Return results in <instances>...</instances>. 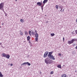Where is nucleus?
Instances as JSON below:
<instances>
[{
  "instance_id": "obj_35",
  "label": "nucleus",
  "mask_w": 77,
  "mask_h": 77,
  "mask_svg": "<svg viewBox=\"0 0 77 77\" xmlns=\"http://www.w3.org/2000/svg\"><path fill=\"white\" fill-rule=\"evenodd\" d=\"M64 9H63L62 11V12H64Z\"/></svg>"
},
{
  "instance_id": "obj_19",
  "label": "nucleus",
  "mask_w": 77,
  "mask_h": 77,
  "mask_svg": "<svg viewBox=\"0 0 77 77\" xmlns=\"http://www.w3.org/2000/svg\"><path fill=\"white\" fill-rule=\"evenodd\" d=\"M31 34L32 35H35V32L32 31L31 32Z\"/></svg>"
},
{
  "instance_id": "obj_6",
  "label": "nucleus",
  "mask_w": 77,
  "mask_h": 77,
  "mask_svg": "<svg viewBox=\"0 0 77 77\" xmlns=\"http://www.w3.org/2000/svg\"><path fill=\"white\" fill-rule=\"evenodd\" d=\"M37 5L39 6H41L42 5V3L39 2H38L37 3Z\"/></svg>"
},
{
  "instance_id": "obj_32",
  "label": "nucleus",
  "mask_w": 77,
  "mask_h": 77,
  "mask_svg": "<svg viewBox=\"0 0 77 77\" xmlns=\"http://www.w3.org/2000/svg\"><path fill=\"white\" fill-rule=\"evenodd\" d=\"M59 9H61V7L60 6H59Z\"/></svg>"
},
{
  "instance_id": "obj_45",
  "label": "nucleus",
  "mask_w": 77,
  "mask_h": 77,
  "mask_svg": "<svg viewBox=\"0 0 77 77\" xmlns=\"http://www.w3.org/2000/svg\"><path fill=\"white\" fill-rule=\"evenodd\" d=\"M42 10H43V9H42Z\"/></svg>"
},
{
  "instance_id": "obj_39",
  "label": "nucleus",
  "mask_w": 77,
  "mask_h": 77,
  "mask_svg": "<svg viewBox=\"0 0 77 77\" xmlns=\"http://www.w3.org/2000/svg\"><path fill=\"white\" fill-rule=\"evenodd\" d=\"M76 23H77V19H76Z\"/></svg>"
},
{
  "instance_id": "obj_36",
  "label": "nucleus",
  "mask_w": 77,
  "mask_h": 77,
  "mask_svg": "<svg viewBox=\"0 0 77 77\" xmlns=\"http://www.w3.org/2000/svg\"><path fill=\"white\" fill-rule=\"evenodd\" d=\"M2 43H0V45H2Z\"/></svg>"
},
{
  "instance_id": "obj_40",
  "label": "nucleus",
  "mask_w": 77,
  "mask_h": 77,
  "mask_svg": "<svg viewBox=\"0 0 77 77\" xmlns=\"http://www.w3.org/2000/svg\"><path fill=\"white\" fill-rule=\"evenodd\" d=\"M29 44L31 43L30 41H29Z\"/></svg>"
},
{
  "instance_id": "obj_22",
  "label": "nucleus",
  "mask_w": 77,
  "mask_h": 77,
  "mask_svg": "<svg viewBox=\"0 0 77 77\" xmlns=\"http://www.w3.org/2000/svg\"><path fill=\"white\" fill-rule=\"evenodd\" d=\"M61 10H60V12H62V9H63V6H61Z\"/></svg>"
},
{
  "instance_id": "obj_2",
  "label": "nucleus",
  "mask_w": 77,
  "mask_h": 77,
  "mask_svg": "<svg viewBox=\"0 0 77 77\" xmlns=\"http://www.w3.org/2000/svg\"><path fill=\"white\" fill-rule=\"evenodd\" d=\"M77 41V39H72V40L70 41H69L68 42V44H69V45H70L71 44H72V43H73L75 41Z\"/></svg>"
},
{
  "instance_id": "obj_4",
  "label": "nucleus",
  "mask_w": 77,
  "mask_h": 77,
  "mask_svg": "<svg viewBox=\"0 0 77 77\" xmlns=\"http://www.w3.org/2000/svg\"><path fill=\"white\" fill-rule=\"evenodd\" d=\"M48 2V0H44V1H43V5L42 6H41V7H42V8H43L44 7V6L45 5V4L46 3Z\"/></svg>"
},
{
  "instance_id": "obj_1",
  "label": "nucleus",
  "mask_w": 77,
  "mask_h": 77,
  "mask_svg": "<svg viewBox=\"0 0 77 77\" xmlns=\"http://www.w3.org/2000/svg\"><path fill=\"white\" fill-rule=\"evenodd\" d=\"M53 52H49V54L48 55V57L46 58L45 60V63L47 64H48L49 63V64H50L51 63V62L49 61L50 60H47V59H52V60H55V58L53 56V55H52V54H53Z\"/></svg>"
},
{
  "instance_id": "obj_16",
  "label": "nucleus",
  "mask_w": 77,
  "mask_h": 77,
  "mask_svg": "<svg viewBox=\"0 0 77 77\" xmlns=\"http://www.w3.org/2000/svg\"><path fill=\"white\" fill-rule=\"evenodd\" d=\"M55 8L56 9H59V5H56L55 6Z\"/></svg>"
},
{
  "instance_id": "obj_34",
  "label": "nucleus",
  "mask_w": 77,
  "mask_h": 77,
  "mask_svg": "<svg viewBox=\"0 0 77 77\" xmlns=\"http://www.w3.org/2000/svg\"><path fill=\"white\" fill-rule=\"evenodd\" d=\"M12 65H13V64H11V66H12Z\"/></svg>"
},
{
  "instance_id": "obj_20",
  "label": "nucleus",
  "mask_w": 77,
  "mask_h": 77,
  "mask_svg": "<svg viewBox=\"0 0 77 77\" xmlns=\"http://www.w3.org/2000/svg\"><path fill=\"white\" fill-rule=\"evenodd\" d=\"M24 33H25V35H28V32H27V31H25L24 32Z\"/></svg>"
},
{
  "instance_id": "obj_15",
  "label": "nucleus",
  "mask_w": 77,
  "mask_h": 77,
  "mask_svg": "<svg viewBox=\"0 0 77 77\" xmlns=\"http://www.w3.org/2000/svg\"><path fill=\"white\" fill-rule=\"evenodd\" d=\"M46 53H45V54H44V56H43V57H44V58H45V57H47V56L46 55V54H45Z\"/></svg>"
},
{
  "instance_id": "obj_17",
  "label": "nucleus",
  "mask_w": 77,
  "mask_h": 77,
  "mask_svg": "<svg viewBox=\"0 0 77 77\" xmlns=\"http://www.w3.org/2000/svg\"><path fill=\"white\" fill-rule=\"evenodd\" d=\"M0 77H3V75H2V73H1V72H0Z\"/></svg>"
},
{
  "instance_id": "obj_47",
  "label": "nucleus",
  "mask_w": 77,
  "mask_h": 77,
  "mask_svg": "<svg viewBox=\"0 0 77 77\" xmlns=\"http://www.w3.org/2000/svg\"><path fill=\"white\" fill-rule=\"evenodd\" d=\"M1 28V26H0V28Z\"/></svg>"
},
{
  "instance_id": "obj_13",
  "label": "nucleus",
  "mask_w": 77,
  "mask_h": 77,
  "mask_svg": "<svg viewBox=\"0 0 77 77\" xmlns=\"http://www.w3.org/2000/svg\"><path fill=\"white\" fill-rule=\"evenodd\" d=\"M27 41H29L30 40V36H28V37H27Z\"/></svg>"
},
{
  "instance_id": "obj_37",
  "label": "nucleus",
  "mask_w": 77,
  "mask_h": 77,
  "mask_svg": "<svg viewBox=\"0 0 77 77\" xmlns=\"http://www.w3.org/2000/svg\"><path fill=\"white\" fill-rule=\"evenodd\" d=\"M29 34L30 35V36H31V33H29Z\"/></svg>"
},
{
  "instance_id": "obj_24",
  "label": "nucleus",
  "mask_w": 77,
  "mask_h": 77,
  "mask_svg": "<svg viewBox=\"0 0 77 77\" xmlns=\"http://www.w3.org/2000/svg\"><path fill=\"white\" fill-rule=\"evenodd\" d=\"M35 34H38L37 32V31H36V30L35 29Z\"/></svg>"
},
{
  "instance_id": "obj_31",
  "label": "nucleus",
  "mask_w": 77,
  "mask_h": 77,
  "mask_svg": "<svg viewBox=\"0 0 77 77\" xmlns=\"http://www.w3.org/2000/svg\"><path fill=\"white\" fill-rule=\"evenodd\" d=\"M31 33V31H29V33Z\"/></svg>"
},
{
  "instance_id": "obj_5",
  "label": "nucleus",
  "mask_w": 77,
  "mask_h": 77,
  "mask_svg": "<svg viewBox=\"0 0 77 77\" xmlns=\"http://www.w3.org/2000/svg\"><path fill=\"white\" fill-rule=\"evenodd\" d=\"M25 65H27L28 66H30L31 64L28 62H25Z\"/></svg>"
},
{
  "instance_id": "obj_9",
  "label": "nucleus",
  "mask_w": 77,
  "mask_h": 77,
  "mask_svg": "<svg viewBox=\"0 0 77 77\" xmlns=\"http://www.w3.org/2000/svg\"><path fill=\"white\" fill-rule=\"evenodd\" d=\"M57 67L59 68H62V66H61V65H58L57 66Z\"/></svg>"
},
{
  "instance_id": "obj_21",
  "label": "nucleus",
  "mask_w": 77,
  "mask_h": 77,
  "mask_svg": "<svg viewBox=\"0 0 77 77\" xmlns=\"http://www.w3.org/2000/svg\"><path fill=\"white\" fill-rule=\"evenodd\" d=\"M38 37L35 38V41L38 42Z\"/></svg>"
},
{
  "instance_id": "obj_26",
  "label": "nucleus",
  "mask_w": 77,
  "mask_h": 77,
  "mask_svg": "<svg viewBox=\"0 0 77 77\" xmlns=\"http://www.w3.org/2000/svg\"><path fill=\"white\" fill-rule=\"evenodd\" d=\"M53 74V71H52L51 72V74Z\"/></svg>"
},
{
  "instance_id": "obj_46",
  "label": "nucleus",
  "mask_w": 77,
  "mask_h": 77,
  "mask_svg": "<svg viewBox=\"0 0 77 77\" xmlns=\"http://www.w3.org/2000/svg\"><path fill=\"white\" fill-rule=\"evenodd\" d=\"M45 16L46 17L47 16V15H45Z\"/></svg>"
},
{
  "instance_id": "obj_11",
  "label": "nucleus",
  "mask_w": 77,
  "mask_h": 77,
  "mask_svg": "<svg viewBox=\"0 0 77 77\" xmlns=\"http://www.w3.org/2000/svg\"><path fill=\"white\" fill-rule=\"evenodd\" d=\"M45 53L47 57V55L48 54V51H46L45 52Z\"/></svg>"
},
{
  "instance_id": "obj_29",
  "label": "nucleus",
  "mask_w": 77,
  "mask_h": 77,
  "mask_svg": "<svg viewBox=\"0 0 77 77\" xmlns=\"http://www.w3.org/2000/svg\"><path fill=\"white\" fill-rule=\"evenodd\" d=\"M72 34H73V35H75V32H73L72 33Z\"/></svg>"
},
{
  "instance_id": "obj_25",
  "label": "nucleus",
  "mask_w": 77,
  "mask_h": 77,
  "mask_svg": "<svg viewBox=\"0 0 77 77\" xmlns=\"http://www.w3.org/2000/svg\"><path fill=\"white\" fill-rule=\"evenodd\" d=\"M1 10H2L3 11H4V12H5V11L4 10V8H3Z\"/></svg>"
},
{
  "instance_id": "obj_27",
  "label": "nucleus",
  "mask_w": 77,
  "mask_h": 77,
  "mask_svg": "<svg viewBox=\"0 0 77 77\" xmlns=\"http://www.w3.org/2000/svg\"><path fill=\"white\" fill-rule=\"evenodd\" d=\"M20 21L21 22H23V19H21Z\"/></svg>"
},
{
  "instance_id": "obj_28",
  "label": "nucleus",
  "mask_w": 77,
  "mask_h": 77,
  "mask_svg": "<svg viewBox=\"0 0 77 77\" xmlns=\"http://www.w3.org/2000/svg\"><path fill=\"white\" fill-rule=\"evenodd\" d=\"M63 42H64V41H65V38H63Z\"/></svg>"
},
{
  "instance_id": "obj_23",
  "label": "nucleus",
  "mask_w": 77,
  "mask_h": 77,
  "mask_svg": "<svg viewBox=\"0 0 77 77\" xmlns=\"http://www.w3.org/2000/svg\"><path fill=\"white\" fill-rule=\"evenodd\" d=\"M25 65H26L25 62L22 64V65H23V66Z\"/></svg>"
},
{
  "instance_id": "obj_38",
  "label": "nucleus",
  "mask_w": 77,
  "mask_h": 77,
  "mask_svg": "<svg viewBox=\"0 0 77 77\" xmlns=\"http://www.w3.org/2000/svg\"><path fill=\"white\" fill-rule=\"evenodd\" d=\"M75 45V44H73V46H74V45Z\"/></svg>"
},
{
  "instance_id": "obj_44",
  "label": "nucleus",
  "mask_w": 77,
  "mask_h": 77,
  "mask_svg": "<svg viewBox=\"0 0 77 77\" xmlns=\"http://www.w3.org/2000/svg\"><path fill=\"white\" fill-rule=\"evenodd\" d=\"M16 2H17V0H15Z\"/></svg>"
},
{
  "instance_id": "obj_30",
  "label": "nucleus",
  "mask_w": 77,
  "mask_h": 77,
  "mask_svg": "<svg viewBox=\"0 0 77 77\" xmlns=\"http://www.w3.org/2000/svg\"><path fill=\"white\" fill-rule=\"evenodd\" d=\"M75 33L76 34H77V30H75Z\"/></svg>"
},
{
  "instance_id": "obj_12",
  "label": "nucleus",
  "mask_w": 77,
  "mask_h": 77,
  "mask_svg": "<svg viewBox=\"0 0 77 77\" xmlns=\"http://www.w3.org/2000/svg\"><path fill=\"white\" fill-rule=\"evenodd\" d=\"M38 36H39V35H38V34H35V38H38Z\"/></svg>"
},
{
  "instance_id": "obj_41",
  "label": "nucleus",
  "mask_w": 77,
  "mask_h": 77,
  "mask_svg": "<svg viewBox=\"0 0 77 77\" xmlns=\"http://www.w3.org/2000/svg\"><path fill=\"white\" fill-rule=\"evenodd\" d=\"M4 24V23H2V25H3Z\"/></svg>"
},
{
  "instance_id": "obj_42",
  "label": "nucleus",
  "mask_w": 77,
  "mask_h": 77,
  "mask_svg": "<svg viewBox=\"0 0 77 77\" xmlns=\"http://www.w3.org/2000/svg\"><path fill=\"white\" fill-rule=\"evenodd\" d=\"M75 72H77V70H75Z\"/></svg>"
},
{
  "instance_id": "obj_3",
  "label": "nucleus",
  "mask_w": 77,
  "mask_h": 77,
  "mask_svg": "<svg viewBox=\"0 0 77 77\" xmlns=\"http://www.w3.org/2000/svg\"><path fill=\"white\" fill-rule=\"evenodd\" d=\"M4 8V3L3 2L0 4V9L1 10Z\"/></svg>"
},
{
  "instance_id": "obj_33",
  "label": "nucleus",
  "mask_w": 77,
  "mask_h": 77,
  "mask_svg": "<svg viewBox=\"0 0 77 77\" xmlns=\"http://www.w3.org/2000/svg\"><path fill=\"white\" fill-rule=\"evenodd\" d=\"M75 48H76L77 50V46Z\"/></svg>"
},
{
  "instance_id": "obj_7",
  "label": "nucleus",
  "mask_w": 77,
  "mask_h": 77,
  "mask_svg": "<svg viewBox=\"0 0 77 77\" xmlns=\"http://www.w3.org/2000/svg\"><path fill=\"white\" fill-rule=\"evenodd\" d=\"M2 55L3 56V57H6V54L3 53Z\"/></svg>"
},
{
  "instance_id": "obj_43",
  "label": "nucleus",
  "mask_w": 77,
  "mask_h": 77,
  "mask_svg": "<svg viewBox=\"0 0 77 77\" xmlns=\"http://www.w3.org/2000/svg\"><path fill=\"white\" fill-rule=\"evenodd\" d=\"M59 55H60V56H61V54H59Z\"/></svg>"
},
{
  "instance_id": "obj_10",
  "label": "nucleus",
  "mask_w": 77,
  "mask_h": 77,
  "mask_svg": "<svg viewBox=\"0 0 77 77\" xmlns=\"http://www.w3.org/2000/svg\"><path fill=\"white\" fill-rule=\"evenodd\" d=\"M61 77H66V74H63L62 75Z\"/></svg>"
},
{
  "instance_id": "obj_18",
  "label": "nucleus",
  "mask_w": 77,
  "mask_h": 77,
  "mask_svg": "<svg viewBox=\"0 0 77 77\" xmlns=\"http://www.w3.org/2000/svg\"><path fill=\"white\" fill-rule=\"evenodd\" d=\"M51 36H54L55 35V34L54 33H51Z\"/></svg>"
},
{
  "instance_id": "obj_14",
  "label": "nucleus",
  "mask_w": 77,
  "mask_h": 77,
  "mask_svg": "<svg viewBox=\"0 0 77 77\" xmlns=\"http://www.w3.org/2000/svg\"><path fill=\"white\" fill-rule=\"evenodd\" d=\"M20 35H23V33L21 31H20Z\"/></svg>"
},
{
  "instance_id": "obj_8",
  "label": "nucleus",
  "mask_w": 77,
  "mask_h": 77,
  "mask_svg": "<svg viewBox=\"0 0 77 77\" xmlns=\"http://www.w3.org/2000/svg\"><path fill=\"white\" fill-rule=\"evenodd\" d=\"M5 57H6L7 59H9V57H10V55H6Z\"/></svg>"
}]
</instances>
